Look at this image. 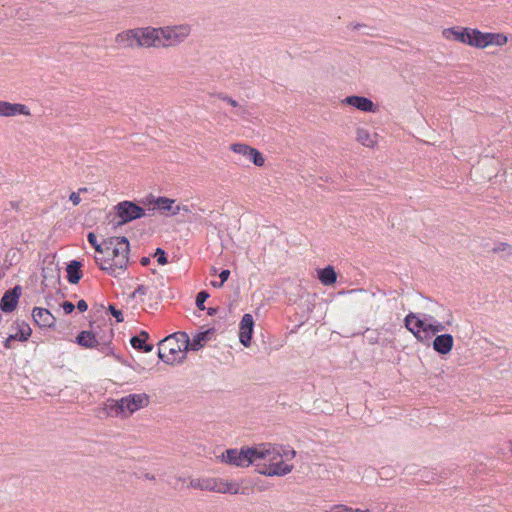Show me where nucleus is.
I'll return each mask as SVG.
<instances>
[{"instance_id": "bb28decb", "label": "nucleus", "mask_w": 512, "mask_h": 512, "mask_svg": "<svg viewBox=\"0 0 512 512\" xmlns=\"http://www.w3.org/2000/svg\"><path fill=\"white\" fill-rule=\"evenodd\" d=\"M32 330L30 326L24 322L18 325V332L13 334L19 341H26L31 336Z\"/></svg>"}, {"instance_id": "0eeeda50", "label": "nucleus", "mask_w": 512, "mask_h": 512, "mask_svg": "<svg viewBox=\"0 0 512 512\" xmlns=\"http://www.w3.org/2000/svg\"><path fill=\"white\" fill-rule=\"evenodd\" d=\"M217 459L227 465L235 467H249L253 465L256 468L257 444L253 446H244L242 448H231L222 452Z\"/></svg>"}, {"instance_id": "9d476101", "label": "nucleus", "mask_w": 512, "mask_h": 512, "mask_svg": "<svg viewBox=\"0 0 512 512\" xmlns=\"http://www.w3.org/2000/svg\"><path fill=\"white\" fill-rule=\"evenodd\" d=\"M255 321L251 314L246 313L242 316L239 323L238 338L239 342L246 348L252 344Z\"/></svg>"}, {"instance_id": "dca6fc26", "label": "nucleus", "mask_w": 512, "mask_h": 512, "mask_svg": "<svg viewBox=\"0 0 512 512\" xmlns=\"http://www.w3.org/2000/svg\"><path fill=\"white\" fill-rule=\"evenodd\" d=\"M442 34L447 40H455L467 45L470 42V28L451 27L444 29Z\"/></svg>"}, {"instance_id": "c85d7f7f", "label": "nucleus", "mask_w": 512, "mask_h": 512, "mask_svg": "<svg viewBox=\"0 0 512 512\" xmlns=\"http://www.w3.org/2000/svg\"><path fill=\"white\" fill-rule=\"evenodd\" d=\"M488 41L490 45L502 46L507 43V37L502 33H489Z\"/></svg>"}, {"instance_id": "c03bdc74", "label": "nucleus", "mask_w": 512, "mask_h": 512, "mask_svg": "<svg viewBox=\"0 0 512 512\" xmlns=\"http://www.w3.org/2000/svg\"><path fill=\"white\" fill-rule=\"evenodd\" d=\"M13 340H17L16 337H13V334L9 335V337L6 339V341L4 343V346L6 348H10L11 347V341H13Z\"/></svg>"}, {"instance_id": "a19ab883", "label": "nucleus", "mask_w": 512, "mask_h": 512, "mask_svg": "<svg viewBox=\"0 0 512 512\" xmlns=\"http://www.w3.org/2000/svg\"><path fill=\"white\" fill-rule=\"evenodd\" d=\"M229 276H230L229 270L221 271V273L219 274L220 282L224 285V283L228 280Z\"/></svg>"}, {"instance_id": "3c124183", "label": "nucleus", "mask_w": 512, "mask_h": 512, "mask_svg": "<svg viewBox=\"0 0 512 512\" xmlns=\"http://www.w3.org/2000/svg\"><path fill=\"white\" fill-rule=\"evenodd\" d=\"M212 272L216 273L217 272L216 268H212Z\"/></svg>"}, {"instance_id": "4c0bfd02", "label": "nucleus", "mask_w": 512, "mask_h": 512, "mask_svg": "<svg viewBox=\"0 0 512 512\" xmlns=\"http://www.w3.org/2000/svg\"><path fill=\"white\" fill-rule=\"evenodd\" d=\"M146 294V288L144 286H138V288L132 292L131 298H137L138 296H144Z\"/></svg>"}, {"instance_id": "9b49d317", "label": "nucleus", "mask_w": 512, "mask_h": 512, "mask_svg": "<svg viewBox=\"0 0 512 512\" xmlns=\"http://www.w3.org/2000/svg\"><path fill=\"white\" fill-rule=\"evenodd\" d=\"M118 217L122 222H129L144 215V210L133 202L124 201L116 206Z\"/></svg>"}, {"instance_id": "ddd939ff", "label": "nucleus", "mask_w": 512, "mask_h": 512, "mask_svg": "<svg viewBox=\"0 0 512 512\" xmlns=\"http://www.w3.org/2000/svg\"><path fill=\"white\" fill-rule=\"evenodd\" d=\"M343 103L350 105L362 112H375L377 110V106L367 97L364 96H347Z\"/></svg>"}, {"instance_id": "49530a36", "label": "nucleus", "mask_w": 512, "mask_h": 512, "mask_svg": "<svg viewBox=\"0 0 512 512\" xmlns=\"http://www.w3.org/2000/svg\"><path fill=\"white\" fill-rule=\"evenodd\" d=\"M77 192H80V193H83V192H88V188L87 187H81L77 190Z\"/></svg>"}, {"instance_id": "39448f33", "label": "nucleus", "mask_w": 512, "mask_h": 512, "mask_svg": "<svg viewBox=\"0 0 512 512\" xmlns=\"http://www.w3.org/2000/svg\"><path fill=\"white\" fill-rule=\"evenodd\" d=\"M245 480H228L223 478H197L190 481L189 486L194 489L210 491L220 494L246 495L249 487L244 485Z\"/></svg>"}, {"instance_id": "ea45409f", "label": "nucleus", "mask_w": 512, "mask_h": 512, "mask_svg": "<svg viewBox=\"0 0 512 512\" xmlns=\"http://www.w3.org/2000/svg\"><path fill=\"white\" fill-rule=\"evenodd\" d=\"M62 308L66 314H70L74 310L75 306L71 302H64Z\"/></svg>"}, {"instance_id": "b1692460", "label": "nucleus", "mask_w": 512, "mask_h": 512, "mask_svg": "<svg viewBox=\"0 0 512 512\" xmlns=\"http://www.w3.org/2000/svg\"><path fill=\"white\" fill-rule=\"evenodd\" d=\"M80 267L81 265L77 261H72L70 264H68L66 271L67 278L70 283L77 284L81 279L82 275L80 272Z\"/></svg>"}, {"instance_id": "412c9836", "label": "nucleus", "mask_w": 512, "mask_h": 512, "mask_svg": "<svg viewBox=\"0 0 512 512\" xmlns=\"http://www.w3.org/2000/svg\"><path fill=\"white\" fill-rule=\"evenodd\" d=\"M469 40L468 45L472 47L483 49L489 46L488 32L484 33L478 29L470 28Z\"/></svg>"}, {"instance_id": "5701e85b", "label": "nucleus", "mask_w": 512, "mask_h": 512, "mask_svg": "<svg viewBox=\"0 0 512 512\" xmlns=\"http://www.w3.org/2000/svg\"><path fill=\"white\" fill-rule=\"evenodd\" d=\"M77 343L86 348H93L97 346L98 341L93 333L90 331H82L77 336Z\"/></svg>"}, {"instance_id": "2f4dec72", "label": "nucleus", "mask_w": 512, "mask_h": 512, "mask_svg": "<svg viewBox=\"0 0 512 512\" xmlns=\"http://www.w3.org/2000/svg\"><path fill=\"white\" fill-rule=\"evenodd\" d=\"M43 278L46 280L50 278L51 280L57 281L59 279V270L56 265L51 263L50 267L43 269Z\"/></svg>"}, {"instance_id": "20e7f679", "label": "nucleus", "mask_w": 512, "mask_h": 512, "mask_svg": "<svg viewBox=\"0 0 512 512\" xmlns=\"http://www.w3.org/2000/svg\"><path fill=\"white\" fill-rule=\"evenodd\" d=\"M189 337L184 332H177L163 339L159 346V358L169 364H180L186 358Z\"/></svg>"}, {"instance_id": "de8ad7c7", "label": "nucleus", "mask_w": 512, "mask_h": 512, "mask_svg": "<svg viewBox=\"0 0 512 512\" xmlns=\"http://www.w3.org/2000/svg\"><path fill=\"white\" fill-rule=\"evenodd\" d=\"M364 26H365V25H363V24H356V25L354 26V29L359 30L361 27H364Z\"/></svg>"}, {"instance_id": "a211bd4d", "label": "nucleus", "mask_w": 512, "mask_h": 512, "mask_svg": "<svg viewBox=\"0 0 512 512\" xmlns=\"http://www.w3.org/2000/svg\"><path fill=\"white\" fill-rule=\"evenodd\" d=\"M32 316L34 321L41 327H52L55 324V317L45 308H34Z\"/></svg>"}, {"instance_id": "a878e982", "label": "nucleus", "mask_w": 512, "mask_h": 512, "mask_svg": "<svg viewBox=\"0 0 512 512\" xmlns=\"http://www.w3.org/2000/svg\"><path fill=\"white\" fill-rule=\"evenodd\" d=\"M323 512H371L369 509L353 508L344 504H335Z\"/></svg>"}, {"instance_id": "72a5a7b5", "label": "nucleus", "mask_w": 512, "mask_h": 512, "mask_svg": "<svg viewBox=\"0 0 512 512\" xmlns=\"http://www.w3.org/2000/svg\"><path fill=\"white\" fill-rule=\"evenodd\" d=\"M88 242L95 248L96 254L100 255L102 254L103 250L105 249V241L102 244H99L97 242V237L93 232H90L87 236Z\"/></svg>"}, {"instance_id": "423d86ee", "label": "nucleus", "mask_w": 512, "mask_h": 512, "mask_svg": "<svg viewBox=\"0 0 512 512\" xmlns=\"http://www.w3.org/2000/svg\"><path fill=\"white\" fill-rule=\"evenodd\" d=\"M149 404V397L142 394H131L120 400H110L106 403L105 409L111 416L128 417L137 410Z\"/></svg>"}, {"instance_id": "7c9ffc66", "label": "nucleus", "mask_w": 512, "mask_h": 512, "mask_svg": "<svg viewBox=\"0 0 512 512\" xmlns=\"http://www.w3.org/2000/svg\"><path fill=\"white\" fill-rule=\"evenodd\" d=\"M231 149L239 154V155H242L243 157H245L246 159H248V156H249V153L252 151V147H250L249 145H246V144H240V143H235V144H232L231 145Z\"/></svg>"}, {"instance_id": "aec40b11", "label": "nucleus", "mask_w": 512, "mask_h": 512, "mask_svg": "<svg viewBox=\"0 0 512 512\" xmlns=\"http://www.w3.org/2000/svg\"><path fill=\"white\" fill-rule=\"evenodd\" d=\"M317 278L324 286H332L337 281V273L333 266L328 265L316 270Z\"/></svg>"}, {"instance_id": "8fccbe9b", "label": "nucleus", "mask_w": 512, "mask_h": 512, "mask_svg": "<svg viewBox=\"0 0 512 512\" xmlns=\"http://www.w3.org/2000/svg\"><path fill=\"white\" fill-rule=\"evenodd\" d=\"M245 112V109H241L239 112H237V114H242Z\"/></svg>"}, {"instance_id": "4be33fe9", "label": "nucleus", "mask_w": 512, "mask_h": 512, "mask_svg": "<svg viewBox=\"0 0 512 512\" xmlns=\"http://www.w3.org/2000/svg\"><path fill=\"white\" fill-rule=\"evenodd\" d=\"M211 331L206 330L195 334L192 339H189L188 350L197 351L201 349L210 340Z\"/></svg>"}, {"instance_id": "4468645a", "label": "nucleus", "mask_w": 512, "mask_h": 512, "mask_svg": "<svg viewBox=\"0 0 512 512\" xmlns=\"http://www.w3.org/2000/svg\"><path fill=\"white\" fill-rule=\"evenodd\" d=\"M30 115L29 108L20 103H10L0 100V116L12 117L16 115Z\"/></svg>"}, {"instance_id": "2eb2a0df", "label": "nucleus", "mask_w": 512, "mask_h": 512, "mask_svg": "<svg viewBox=\"0 0 512 512\" xmlns=\"http://www.w3.org/2000/svg\"><path fill=\"white\" fill-rule=\"evenodd\" d=\"M154 210H159L164 215H176L180 207L175 204V200L167 197H157L151 202Z\"/></svg>"}, {"instance_id": "1a4fd4ad", "label": "nucleus", "mask_w": 512, "mask_h": 512, "mask_svg": "<svg viewBox=\"0 0 512 512\" xmlns=\"http://www.w3.org/2000/svg\"><path fill=\"white\" fill-rule=\"evenodd\" d=\"M138 47H161L160 28H136Z\"/></svg>"}, {"instance_id": "f704fd0d", "label": "nucleus", "mask_w": 512, "mask_h": 512, "mask_svg": "<svg viewBox=\"0 0 512 512\" xmlns=\"http://www.w3.org/2000/svg\"><path fill=\"white\" fill-rule=\"evenodd\" d=\"M209 297L208 293L205 291H201L196 296V305L200 310H204V302Z\"/></svg>"}, {"instance_id": "473e14b6", "label": "nucleus", "mask_w": 512, "mask_h": 512, "mask_svg": "<svg viewBox=\"0 0 512 512\" xmlns=\"http://www.w3.org/2000/svg\"><path fill=\"white\" fill-rule=\"evenodd\" d=\"M247 160L259 167L262 166L265 161L263 155L255 148H252Z\"/></svg>"}, {"instance_id": "c756f323", "label": "nucleus", "mask_w": 512, "mask_h": 512, "mask_svg": "<svg viewBox=\"0 0 512 512\" xmlns=\"http://www.w3.org/2000/svg\"><path fill=\"white\" fill-rule=\"evenodd\" d=\"M493 251L501 256H511L512 246L506 242H500L494 246Z\"/></svg>"}, {"instance_id": "58836bf2", "label": "nucleus", "mask_w": 512, "mask_h": 512, "mask_svg": "<svg viewBox=\"0 0 512 512\" xmlns=\"http://www.w3.org/2000/svg\"><path fill=\"white\" fill-rule=\"evenodd\" d=\"M109 309H110L112 315L117 319V322H122L123 321V317H122L121 311L117 310L113 306H110Z\"/></svg>"}, {"instance_id": "393cba45", "label": "nucleus", "mask_w": 512, "mask_h": 512, "mask_svg": "<svg viewBox=\"0 0 512 512\" xmlns=\"http://www.w3.org/2000/svg\"><path fill=\"white\" fill-rule=\"evenodd\" d=\"M146 339H147V334L143 332L140 336L132 337L130 340V343H131L132 347L135 349L144 350L145 352H150V351H152L153 347H152V345L146 344Z\"/></svg>"}, {"instance_id": "37998d69", "label": "nucleus", "mask_w": 512, "mask_h": 512, "mask_svg": "<svg viewBox=\"0 0 512 512\" xmlns=\"http://www.w3.org/2000/svg\"><path fill=\"white\" fill-rule=\"evenodd\" d=\"M70 200L74 205L79 204L81 201L80 194H70Z\"/></svg>"}, {"instance_id": "f8f14e48", "label": "nucleus", "mask_w": 512, "mask_h": 512, "mask_svg": "<svg viewBox=\"0 0 512 512\" xmlns=\"http://www.w3.org/2000/svg\"><path fill=\"white\" fill-rule=\"evenodd\" d=\"M432 347L438 354L446 356L453 350L454 338L448 333L436 334L432 342Z\"/></svg>"}, {"instance_id": "e433bc0d", "label": "nucleus", "mask_w": 512, "mask_h": 512, "mask_svg": "<svg viewBox=\"0 0 512 512\" xmlns=\"http://www.w3.org/2000/svg\"><path fill=\"white\" fill-rule=\"evenodd\" d=\"M217 97L219 99L227 102L228 104H230L233 107H239V104H238V102L236 100H234L233 98L229 97L228 95H226L224 93L217 94Z\"/></svg>"}, {"instance_id": "cd10ccee", "label": "nucleus", "mask_w": 512, "mask_h": 512, "mask_svg": "<svg viewBox=\"0 0 512 512\" xmlns=\"http://www.w3.org/2000/svg\"><path fill=\"white\" fill-rule=\"evenodd\" d=\"M357 141L366 147H372L374 145V141L371 139L369 132L362 128L357 130Z\"/></svg>"}, {"instance_id": "c9c22d12", "label": "nucleus", "mask_w": 512, "mask_h": 512, "mask_svg": "<svg viewBox=\"0 0 512 512\" xmlns=\"http://www.w3.org/2000/svg\"><path fill=\"white\" fill-rule=\"evenodd\" d=\"M155 257L160 265H165L167 263V257L164 250L158 248L155 252Z\"/></svg>"}, {"instance_id": "7ed1b4c3", "label": "nucleus", "mask_w": 512, "mask_h": 512, "mask_svg": "<svg viewBox=\"0 0 512 512\" xmlns=\"http://www.w3.org/2000/svg\"><path fill=\"white\" fill-rule=\"evenodd\" d=\"M405 327L413 334V336L420 342H428L432 336L443 332L454 323V318L449 312L446 320L441 322L433 316L425 313H409L406 315Z\"/></svg>"}, {"instance_id": "f257e3e1", "label": "nucleus", "mask_w": 512, "mask_h": 512, "mask_svg": "<svg viewBox=\"0 0 512 512\" xmlns=\"http://www.w3.org/2000/svg\"><path fill=\"white\" fill-rule=\"evenodd\" d=\"M296 450L276 443L257 444L256 472L268 477H284L294 468Z\"/></svg>"}, {"instance_id": "79ce46f5", "label": "nucleus", "mask_w": 512, "mask_h": 512, "mask_svg": "<svg viewBox=\"0 0 512 512\" xmlns=\"http://www.w3.org/2000/svg\"><path fill=\"white\" fill-rule=\"evenodd\" d=\"M77 308L80 312H85L88 308V305L84 300H80L77 303Z\"/></svg>"}, {"instance_id": "09e8293b", "label": "nucleus", "mask_w": 512, "mask_h": 512, "mask_svg": "<svg viewBox=\"0 0 512 512\" xmlns=\"http://www.w3.org/2000/svg\"><path fill=\"white\" fill-rule=\"evenodd\" d=\"M147 262H148V259H146V258H143V259H142V263H143L144 265H145V264H147Z\"/></svg>"}, {"instance_id": "a18cd8bd", "label": "nucleus", "mask_w": 512, "mask_h": 512, "mask_svg": "<svg viewBox=\"0 0 512 512\" xmlns=\"http://www.w3.org/2000/svg\"><path fill=\"white\" fill-rule=\"evenodd\" d=\"M211 285L215 288H220L223 286V284L221 282H217V281H213L211 282Z\"/></svg>"}, {"instance_id": "6e6552de", "label": "nucleus", "mask_w": 512, "mask_h": 512, "mask_svg": "<svg viewBox=\"0 0 512 512\" xmlns=\"http://www.w3.org/2000/svg\"><path fill=\"white\" fill-rule=\"evenodd\" d=\"M190 32L191 28L187 24L160 27L161 47L176 46L182 43Z\"/></svg>"}, {"instance_id": "6ab92c4d", "label": "nucleus", "mask_w": 512, "mask_h": 512, "mask_svg": "<svg viewBox=\"0 0 512 512\" xmlns=\"http://www.w3.org/2000/svg\"><path fill=\"white\" fill-rule=\"evenodd\" d=\"M20 293L18 292V288H14L13 290L5 292L3 295L1 301H0V308L4 312H11L13 311L18 303Z\"/></svg>"}, {"instance_id": "f3484780", "label": "nucleus", "mask_w": 512, "mask_h": 512, "mask_svg": "<svg viewBox=\"0 0 512 512\" xmlns=\"http://www.w3.org/2000/svg\"><path fill=\"white\" fill-rule=\"evenodd\" d=\"M137 29H129L120 32L115 37V42L123 48L138 47Z\"/></svg>"}, {"instance_id": "f03ea898", "label": "nucleus", "mask_w": 512, "mask_h": 512, "mask_svg": "<svg viewBox=\"0 0 512 512\" xmlns=\"http://www.w3.org/2000/svg\"><path fill=\"white\" fill-rule=\"evenodd\" d=\"M129 242L125 237H114L105 241L102 254L94 259L101 270L117 277L127 269L129 258Z\"/></svg>"}]
</instances>
